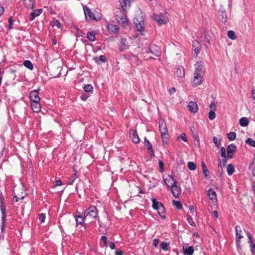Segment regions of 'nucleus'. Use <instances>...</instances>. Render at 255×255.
<instances>
[{"label": "nucleus", "mask_w": 255, "mask_h": 255, "mask_svg": "<svg viewBox=\"0 0 255 255\" xmlns=\"http://www.w3.org/2000/svg\"><path fill=\"white\" fill-rule=\"evenodd\" d=\"M0 209L1 213V231L3 232L4 229V222L6 221V209L4 205V198L2 194L0 192Z\"/></svg>", "instance_id": "obj_1"}, {"label": "nucleus", "mask_w": 255, "mask_h": 255, "mask_svg": "<svg viewBox=\"0 0 255 255\" xmlns=\"http://www.w3.org/2000/svg\"><path fill=\"white\" fill-rule=\"evenodd\" d=\"M152 17L158 25L166 24L169 21L167 15L165 12L154 13Z\"/></svg>", "instance_id": "obj_2"}, {"label": "nucleus", "mask_w": 255, "mask_h": 255, "mask_svg": "<svg viewBox=\"0 0 255 255\" xmlns=\"http://www.w3.org/2000/svg\"><path fill=\"white\" fill-rule=\"evenodd\" d=\"M85 218H96L98 216V210L94 206H90L84 212Z\"/></svg>", "instance_id": "obj_3"}, {"label": "nucleus", "mask_w": 255, "mask_h": 255, "mask_svg": "<svg viewBox=\"0 0 255 255\" xmlns=\"http://www.w3.org/2000/svg\"><path fill=\"white\" fill-rule=\"evenodd\" d=\"M195 70L194 73H198L204 76L206 72V68L203 61H197L195 64Z\"/></svg>", "instance_id": "obj_4"}, {"label": "nucleus", "mask_w": 255, "mask_h": 255, "mask_svg": "<svg viewBox=\"0 0 255 255\" xmlns=\"http://www.w3.org/2000/svg\"><path fill=\"white\" fill-rule=\"evenodd\" d=\"M204 76L198 73H194L193 78L191 81V85L193 87H196L201 84L203 81Z\"/></svg>", "instance_id": "obj_5"}, {"label": "nucleus", "mask_w": 255, "mask_h": 255, "mask_svg": "<svg viewBox=\"0 0 255 255\" xmlns=\"http://www.w3.org/2000/svg\"><path fill=\"white\" fill-rule=\"evenodd\" d=\"M146 52H150L155 56L159 57L160 55V48L159 46L152 44L150 45L148 49L146 50Z\"/></svg>", "instance_id": "obj_6"}, {"label": "nucleus", "mask_w": 255, "mask_h": 255, "mask_svg": "<svg viewBox=\"0 0 255 255\" xmlns=\"http://www.w3.org/2000/svg\"><path fill=\"white\" fill-rule=\"evenodd\" d=\"M83 9L85 17L87 21H91L93 20L96 19L94 13L92 11V10L89 8H88L86 6H85L83 7Z\"/></svg>", "instance_id": "obj_7"}, {"label": "nucleus", "mask_w": 255, "mask_h": 255, "mask_svg": "<svg viewBox=\"0 0 255 255\" xmlns=\"http://www.w3.org/2000/svg\"><path fill=\"white\" fill-rule=\"evenodd\" d=\"M159 128L161 136H166L167 135H168V131L167 128L166 124L164 120H159Z\"/></svg>", "instance_id": "obj_8"}, {"label": "nucleus", "mask_w": 255, "mask_h": 255, "mask_svg": "<svg viewBox=\"0 0 255 255\" xmlns=\"http://www.w3.org/2000/svg\"><path fill=\"white\" fill-rule=\"evenodd\" d=\"M236 241L237 243V246L238 249L241 248L240 242L241 240L243 238L242 235V231L241 228L239 226H236Z\"/></svg>", "instance_id": "obj_9"}, {"label": "nucleus", "mask_w": 255, "mask_h": 255, "mask_svg": "<svg viewBox=\"0 0 255 255\" xmlns=\"http://www.w3.org/2000/svg\"><path fill=\"white\" fill-rule=\"evenodd\" d=\"M39 89L34 90L29 93V97L31 102L40 101V98L39 96Z\"/></svg>", "instance_id": "obj_10"}, {"label": "nucleus", "mask_w": 255, "mask_h": 255, "mask_svg": "<svg viewBox=\"0 0 255 255\" xmlns=\"http://www.w3.org/2000/svg\"><path fill=\"white\" fill-rule=\"evenodd\" d=\"M169 188L170 189L173 196L175 198H177L180 193V188L177 185V182L174 181V183Z\"/></svg>", "instance_id": "obj_11"}, {"label": "nucleus", "mask_w": 255, "mask_h": 255, "mask_svg": "<svg viewBox=\"0 0 255 255\" xmlns=\"http://www.w3.org/2000/svg\"><path fill=\"white\" fill-rule=\"evenodd\" d=\"M129 136L132 141L135 143H139L140 139L137 134V131L134 129H130L129 132Z\"/></svg>", "instance_id": "obj_12"}, {"label": "nucleus", "mask_w": 255, "mask_h": 255, "mask_svg": "<svg viewBox=\"0 0 255 255\" xmlns=\"http://www.w3.org/2000/svg\"><path fill=\"white\" fill-rule=\"evenodd\" d=\"M218 14L219 19L225 23L227 19V15L225 10L223 8L220 9L218 12Z\"/></svg>", "instance_id": "obj_13"}, {"label": "nucleus", "mask_w": 255, "mask_h": 255, "mask_svg": "<svg viewBox=\"0 0 255 255\" xmlns=\"http://www.w3.org/2000/svg\"><path fill=\"white\" fill-rule=\"evenodd\" d=\"M237 147L234 144H230L227 148L228 158H232L234 156V153L236 150Z\"/></svg>", "instance_id": "obj_14"}, {"label": "nucleus", "mask_w": 255, "mask_h": 255, "mask_svg": "<svg viewBox=\"0 0 255 255\" xmlns=\"http://www.w3.org/2000/svg\"><path fill=\"white\" fill-rule=\"evenodd\" d=\"M75 218L77 225H81L84 226L85 229H86V224H85V221L87 218H85V215L84 216H82L80 214L78 215H77L75 217Z\"/></svg>", "instance_id": "obj_15"}, {"label": "nucleus", "mask_w": 255, "mask_h": 255, "mask_svg": "<svg viewBox=\"0 0 255 255\" xmlns=\"http://www.w3.org/2000/svg\"><path fill=\"white\" fill-rule=\"evenodd\" d=\"M117 19L118 22L122 24V25L126 27L128 25V20L127 16L123 13L121 17H117Z\"/></svg>", "instance_id": "obj_16"}, {"label": "nucleus", "mask_w": 255, "mask_h": 255, "mask_svg": "<svg viewBox=\"0 0 255 255\" xmlns=\"http://www.w3.org/2000/svg\"><path fill=\"white\" fill-rule=\"evenodd\" d=\"M144 145L146 147H147V149L148 150L149 154L151 156H154V151L152 148V145L150 143V142L146 138V137H144Z\"/></svg>", "instance_id": "obj_17"}, {"label": "nucleus", "mask_w": 255, "mask_h": 255, "mask_svg": "<svg viewBox=\"0 0 255 255\" xmlns=\"http://www.w3.org/2000/svg\"><path fill=\"white\" fill-rule=\"evenodd\" d=\"M193 50L197 57L201 49V46L198 41L195 40L192 43Z\"/></svg>", "instance_id": "obj_18"}, {"label": "nucleus", "mask_w": 255, "mask_h": 255, "mask_svg": "<svg viewBox=\"0 0 255 255\" xmlns=\"http://www.w3.org/2000/svg\"><path fill=\"white\" fill-rule=\"evenodd\" d=\"M188 107L189 111L193 113H196L198 110V107L197 104L193 101H190L188 103Z\"/></svg>", "instance_id": "obj_19"}, {"label": "nucleus", "mask_w": 255, "mask_h": 255, "mask_svg": "<svg viewBox=\"0 0 255 255\" xmlns=\"http://www.w3.org/2000/svg\"><path fill=\"white\" fill-rule=\"evenodd\" d=\"M40 101L31 102V107L32 111L35 113H38L41 110V105Z\"/></svg>", "instance_id": "obj_20"}, {"label": "nucleus", "mask_w": 255, "mask_h": 255, "mask_svg": "<svg viewBox=\"0 0 255 255\" xmlns=\"http://www.w3.org/2000/svg\"><path fill=\"white\" fill-rule=\"evenodd\" d=\"M126 58L129 60L131 63L137 65L138 64V58L136 55L132 54L129 53L126 55Z\"/></svg>", "instance_id": "obj_21"}, {"label": "nucleus", "mask_w": 255, "mask_h": 255, "mask_svg": "<svg viewBox=\"0 0 255 255\" xmlns=\"http://www.w3.org/2000/svg\"><path fill=\"white\" fill-rule=\"evenodd\" d=\"M42 9H37L33 11H32L29 16V19L30 21L33 20L36 17L40 15V14L42 12Z\"/></svg>", "instance_id": "obj_22"}, {"label": "nucleus", "mask_w": 255, "mask_h": 255, "mask_svg": "<svg viewBox=\"0 0 255 255\" xmlns=\"http://www.w3.org/2000/svg\"><path fill=\"white\" fill-rule=\"evenodd\" d=\"M183 251L184 255H193L194 252V250L192 246H189L187 248L183 246Z\"/></svg>", "instance_id": "obj_23"}, {"label": "nucleus", "mask_w": 255, "mask_h": 255, "mask_svg": "<svg viewBox=\"0 0 255 255\" xmlns=\"http://www.w3.org/2000/svg\"><path fill=\"white\" fill-rule=\"evenodd\" d=\"M94 60L97 64L100 65L101 62L106 63L107 61V59L105 56L102 55L99 57H94Z\"/></svg>", "instance_id": "obj_24"}, {"label": "nucleus", "mask_w": 255, "mask_h": 255, "mask_svg": "<svg viewBox=\"0 0 255 255\" xmlns=\"http://www.w3.org/2000/svg\"><path fill=\"white\" fill-rule=\"evenodd\" d=\"M176 75L179 78H183L185 76L184 68L183 66H180L177 67Z\"/></svg>", "instance_id": "obj_25"}, {"label": "nucleus", "mask_w": 255, "mask_h": 255, "mask_svg": "<svg viewBox=\"0 0 255 255\" xmlns=\"http://www.w3.org/2000/svg\"><path fill=\"white\" fill-rule=\"evenodd\" d=\"M163 181L165 184L167 185L168 188H170V185H172L174 181H175L173 176L171 175H168V178H164Z\"/></svg>", "instance_id": "obj_26"}, {"label": "nucleus", "mask_w": 255, "mask_h": 255, "mask_svg": "<svg viewBox=\"0 0 255 255\" xmlns=\"http://www.w3.org/2000/svg\"><path fill=\"white\" fill-rule=\"evenodd\" d=\"M107 28L110 32L113 33H116L119 29L118 25L111 23L108 25Z\"/></svg>", "instance_id": "obj_27"}, {"label": "nucleus", "mask_w": 255, "mask_h": 255, "mask_svg": "<svg viewBox=\"0 0 255 255\" xmlns=\"http://www.w3.org/2000/svg\"><path fill=\"white\" fill-rule=\"evenodd\" d=\"M128 48V46L127 43L126 38H122L121 40V45L120 46V50L124 51Z\"/></svg>", "instance_id": "obj_28"}, {"label": "nucleus", "mask_w": 255, "mask_h": 255, "mask_svg": "<svg viewBox=\"0 0 255 255\" xmlns=\"http://www.w3.org/2000/svg\"><path fill=\"white\" fill-rule=\"evenodd\" d=\"M208 196L211 200H216L217 199L216 193L211 188L209 189L208 191Z\"/></svg>", "instance_id": "obj_29"}, {"label": "nucleus", "mask_w": 255, "mask_h": 255, "mask_svg": "<svg viewBox=\"0 0 255 255\" xmlns=\"http://www.w3.org/2000/svg\"><path fill=\"white\" fill-rule=\"evenodd\" d=\"M24 6L28 9H33L34 0H23Z\"/></svg>", "instance_id": "obj_30"}, {"label": "nucleus", "mask_w": 255, "mask_h": 255, "mask_svg": "<svg viewBox=\"0 0 255 255\" xmlns=\"http://www.w3.org/2000/svg\"><path fill=\"white\" fill-rule=\"evenodd\" d=\"M96 32L93 31H89L87 33V38L90 41H95L96 40Z\"/></svg>", "instance_id": "obj_31"}, {"label": "nucleus", "mask_w": 255, "mask_h": 255, "mask_svg": "<svg viewBox=\"0 0 255 255\" xmlns=\"http://www.w3.org/2000/svg\"><path fill=\"white\" fill-rule=\"evenodd\" d=\"M121 5L123 8V10L125 11L127 8V7L129 5L130 1L129 0H120Z\"/></svg>", "instance_id": "obj_32"}, {"label": "nucleus", "mask_w": 255, "mask_h": 255, "mask_svg": "<svg viewBox=\"0 0 255 255\" xmlns=\"http://www.w3.org/2000/svg\"><path fill=\"white\" fill-rule=\"evenodd\" d=\"M158 212V214L159 215V216L161 217V218H162V219H165L166 218V216L165 215V213H164V206L163 205V204L162 205H161L159 208L156 210Z\"/></svg>", "instance_id": "obj_33"}, {"label": "nucleus", "mask_w": 255, "mask_h": 255, "mask_svg": "<svg viewBox=\"0 0 255 255\" xmlns=\"http://www.w3.org/2000/svg\"><path fill=\"white\" fill-rule=\"evenodd\" d=\"M239 123L242 127H246L249 125V122L247 118L243 117L240 119Z\"/></svg>", "instance_id": "obj_34"}, {"label": "nucleus", "mask_w": 255, "mask_h": 255, "mask_svg": "<svg viewBox=\"0 0 255 255\" xmlns=\"http://www.w3.org/2000/svg\"><path fill=\"white\" fill-rule=\"evenodd\" d=\"M151 200L152 202V207L154 210H157L159 207L162 205L161 202L157 201L154 198L152 199Z\"/></svg>", "instance_id": "obj_35"}, {"label": "nucleus", "mask_w": 255, "mask_h": 255, "mask_svg": "<svg viewBox=\"0 0 255 255\" xmlns=\"http://www.w3.org/2000/svg\"><path fill=\"white\" fill-rule=\"evenodd\" d=\"M227 171L229 175H232L235 172L234 166L232 164H229L227 167Z\"/></svg>", "instance_id": "obj_36"}, {"label": "nucleus", "mask_w": 255, "mask_h": 255, "mask_svg": "<svg viewBox=\"0 0 255 255\" xmlns=\"http://www.w3.org/2000/svg\"><path fill=\"white\" fill-rule=\"evenodd\" d=\"M23 65L28 69L32 70L33 69V65L29 60H25L23 62Z\"/></svg>", "instance_id": "obj_37"}, {"label": "nucleus", "mask_w": 255, "mask_h": 255, "mask_svg": "<svg viewBox=\"0 0 255 255\" xmlns=\"http://www.w3.org/2000/svg\"><path fill=\"white\" fill-rule=\"evenodd\" d=\"M202 168L203 170V172L206 177L208 176L209 174V170L207 169L206 164L204 161H202L201 162Z\"/></svg>", "instance_id": "obj_38"}, {"label": "nucleus", "mask_w": 255, "mask_h": 255, "mask_svg": "<svg viewBox=\"0 0 255 255\" xmlns=\"http://www.w3.org/2000/svg\"><path fill=\"white\" fill-rule=\"evenodd\" d=\"M162 137V141L163 145L164 147H167L168 145V135H167L166 136H161Z\"/></svg>", "instance_id": "obj_39"}, {"label": "nucleus", "mask_w": 255, "mask_h": 255, "mask_svg": "<svg viewBox=\"0 0 255 255\" xmlns=\"http://www.w3.org/2000/svg\"><path fill=\"white\" fill-rule=\"evenodd\" d=\"M227 136L230 140L233 141L236 138V133L235 132L232 131L227 134Z\"/></svg>", "instance_id": "obj_40"}, {"label": "nucleus", "mask_w": 255, "mask_h": 255, "mask_svg": "<svg viewBox=\"0 0 255 255\" xmlns=\"http://www.w3.org/2000/svg\"><path fill=\"white\" fill-rule=\"evenodd\" d=\"M187 166L191 170H194L196 168V165L195 163L192 161H189L187 163Z\"/></svg>", "instance_id": "obj_41"}, {"label": "nucleus", "mask_w": 255, "mask_h": 255, "mask_svg": "<svg viewBox=\"0 0 255 255\" xmlns=\"http://www.w3.org/2000/svg\"><path fill=\"white\" fill-rule=\"evenodd\" d=\"M228 36L232 40H235L236 38L235 32L233 30L228 31Z\"/></svg>", "instance_id": "obj_42"}, {"label": "nucleus", "mask_w": 255, "mask_h": 255, "mask_svg": "<svg viewBox=\"0 0 255 255\" xmlns=\"http://www.w3.org/2000/svg\"><path fill=\"white\" fill-rule=\"evenodd\" d=\"M84 91L86 92H92L93 91V87L92 86V85L91 84H88V85H86L84 87Z\"/></svg>", "instance_id": "obj_43"}, {"label": "nucleus", "mask_w": 255, "mask_h": 255, "mask_svg": "<svg viewBox=\"0 0 255 255\" xmlns=\"http://www.w3.org/2000/svg\"><path fill=\"white\" fill-rule=\"evenodd\" d=\"M169 243L166 242H162L160 245L161 248L164 251H167L169 249Z\"/></svg>", "instance_id": "obj_44"}, {"label": "nucleus", "mask_w": 255, "mask_h": 255, "mask_svg": "<svg viewBox=\"0 0 255 255\" xmlns=\"http://www.w3.org/2000/svg\"><path fill=\"white\" fill-rule=\"evenodd\" d=\"M134 23L135 24V26L137 30L139 31H142L143 30L144 27L141 24V23H136L135 21H134Z\"/></svg>", "instance_id": "obj_45"}, {"label": "nucleus", "mask_w": 255, "mask_h": 255, "mask_svg": "<svg viewBox=\"0 0 255 255\" xmlns=\"http://www.w3.org/2000/svg\"><path fill=\"white\" fill-rule=\"evenodd\" d=\"M173 205L177 208V209L180 210L182 208V205L180 201H173Z\"/></svg>", "instance_id": "obj_46"}, {"label": "nucleus", "mask_w": 255, "mask_h": 255, "mask_svg": "<svg viewBox=\"0 0 255 255\" xmlns=\"http://www.w3.org/2000/svg\"><path fill=\"white\" fill-rule=\"evenodd\" d=\"M246 143L247 144H248L249 145H250L251 146H253V147H255V140H253L252 138H248L246 141Z\"/></svg>", "instance_id": "obj_47"}, {"label": "nucleus", "mask_w": 255, "mask_h": 255, "mask_svg": "<svg viewBox=\"0 0 255 255\" xmlns=\"http://www.w3.org/2000/svg\"><path fill=\"white\" fill-rule=\"evenodd\" d=\"M215 111H210L209 113V118L210 120H213L216 118Z\"/></svg>", "instance_id": "obj_48"}, {"label": "nucleus", "mask_w": 255, "mask_h": 255, "mask_svg": "<svg viewBox=\"0 0 255 255\" xmlns=\"http://www.w3.org/2000/svg\"><path fill=\"white\" fill-rule=\"evenodd\" d=\"M8 29H11L13 28V18L11 16L9 17L8 19Z\"/></svg>", "instance_id": "obj_49"}, {"label": "nucleus", "mask_w": 255, "mask_h": 255, "mask_svg": "<svg viewBox=\"0 0 255 255\" xmlns=\"http://www.w3.org/2000/svg\"><path fill=\"white\" fill-rule=\"evenodd\" d=\"M249 169L252 171L253 174L255 176V163H252L249 166Z\"/></svg>", "instance_id": "obj_50"}, {"label": "nucleus", "mask_w": 255, "mask_h": 255, "mask_svg": "<svg viewBox=\"0 0 255 255\" xmlns=\"http://www.w3.org/2000/svg\"><path fill=\"white\" fill-rule=\"evenodd\" d=\"M187 221H188V223L191 226H192L193 227H195V224L194 222L193 221V219L191 217L188 216V217H187Z\"/></svg>", "instance_id": "obj_51"}, {"label": "nucleus", "mask_w": 255, "mask_h": 255, "mask_svg": "<svg viewBox=\"0 0 255 255\" xmlns=\"http://www.w3.org/2000/svg\"><path fill=\"white\" fill-rule=\"evenodd\" d=\"M46 216L44 213H41L39 215V220L41 223H44L45 220Z\"/></svg>", "instance_id": "obj_52"}, {"label": "nucleus", "mask_w": 255, "mask_h": 255, "mask_svg": "<svg viewBox=\"0 0 255 255\" xmlns=\"http://www.w3.org/2000/svg\"><path fill=\"white\" fill-rule=\"evenodd\" d=\"M221 155L224 158H228V156L226 154V149L224 147H222L221 148Z\"/></svg>", "instance_id": "obj_53"}, {"label": "nucleus", "mask_w": 255, "mask_h": 255, "mask_svg": "<svg viewBox=\"0 0 255 255\" xmlns=\"http://www.w3.org/2000/svg\"><path fill=\"white\" fill-rule=\"evenodd\" d=\"M158 164H159V166L160 167V171L161 173H162L164 170V163L162 160H159Z\"/></svg>", "instance_id": "obj_54"}, {"label": "nucleus", "mask_w": 255, "mask_h": 255, "mask_svg": "<svg viewBox=\"0 0 255 255\" xmlns=\"http://www.w3.org/2000/svg\"><path fill=\"white\" fill-rule=\"evenodd\" d=\"M213 139V142H214V144H215V145L216 146L218 147L220 143V140H218L217 137L216 136H214Z\"/></svg>", "instance_id": "obj_55"}, {"label": "nucleus", "mask_w": 255, "mask_h": 255, "mask_svg": "<svg viewBox=\"0 0 255 255\" xmlns=\"http://www.w3.org/2000/svg\"><path fill=\"white\" fill-rule=\"evenodd\" d=\"M210 108L211 111H215L216 110V105L214 102H211L210 106Z\"/></svg>", "instance_id": "obj_56"}, {"label": "nucleus", "mask_w": 255, "mask_h": 255, "mask_svg": "<svg viewBox=\"0 0 255 255\" xmlns=\"http://www.w3.org/2000/svg\"><path fill=\"white\" fill-rule=\"evenodd\" d=\"M178 138H181L184 142L187 141L186 134L185 133H182L178 137Z\"/></svg>", "instance_id": "obj_57"}, {"label": "nucleus", "mask_w": 255, "mask_h": 255, "mask_svg": "<svg viewBox=\"0 0 255 255\" xmlns=\"http://www.w3.org/2000/svg\"><path fill=\"white\" fill-rule=\"evenodd\" d=\"M101 239L104 242V245L105 246H107V244H108V243H107V238L105 236H102V237H101Z\"/></svg>", "instance_id": "obj_58"}, {"label": "nucleus", "mask_w": 255, "mask_h": 255, "mask_svg": "<svg viewBox=\"0 0 255 255\" xmlns=\"http://www.w3.org/2000/svg\"><path fill=\"white\" fill-rule=\"evenodd\" d=\"M54 24L57 27L60 28L61 26V23L58 20H55L54 21Z\"/></svg>", "instance_id": "obj_59"}, {"label": "nucleus", "mask_w": 255, "mask_h": 255, "mask_svg": "<svg viewBox=\"0 0 255 255\" xmlns=\"http://www.w3.org/2000/svg\"><path fill=\"white\" fill-rule=\"evenodd\" d=\"M218 165H219V167H218V168H219L218 172H219V173H220L221 174L223 173V170H222L221 162L220 161V162H219V163L218 164Z\"/></svg>", "instance_id": "obj_60"}, {"label": "nucleus", "mask_w": 255, "mask_h": 255, "mask_svg": "<svg viewBox=\"0 0 255 255\" xmlns=\"http://www.w3.org/2000/svg\"><path fill=\"white\" fill-rule=\"evenodd\" d=\"M62 185V182L60 180H56L55 181V185L56 186H59Z\"/></svg>", "instance_id": "obj_61"}, {"label": "nucleus", "mask_w": 255, "mask_h": 255, "mask_svg": "<svg viewBox=\"0 0 255 255\" xmlns=\"http://www.w3.org/2000/svg\"><path fill=\"white\" fill-rule=\"evenodd\" d=\"M158 243H159V241H158V239H154V240L153 241V245L154 247H156L158 245Z\"/></svg>", "instance_id": "obj_62"}, {"label": "nucleus", "mask_w": 255, "mask_h": 255, "mask_svg": "<svg viewBox=\"0 0 255 255\" xmlns=\"http://www.w3.org/2000/svg\"><path fill=\"white\" fill-rule=\"evenodd\" d=\"M109 247L112 250H114L115 249V245L113 242H110L109 244Z\"/></svg>", "instance_id": "obj_63"}, {"label": "nucleus", "mask_w": 255, "mask_h": 255, "mask_svg": "<svg viewBox=\"0 0 255 255\" xmlns=\"http://www.w3.org/2000/svg\"><path fill=\"white\" fill-rule=\"evenodd\" d=\"M123 252L121 250H117L116 252V255H123Z\"/></svg>", "instance_id": "obj_64"}]
</instances>
